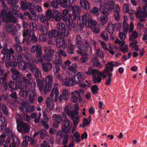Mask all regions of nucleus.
I'll list each match as a JSON object with an SVG mask.
<instances>
[{"mask_svg": "<svg viewBox=\"0 0 147 147\" xmlns=\"http://www.w3.org/2000/svg\"><path fill=\"white\" fill-rule=\"evenodd\" d=\"M134 29V25L132 22H131L130 27H129L128 24L126 23V21L123 22V30L124 32H132Z\"/></svg>", "mask_w": 147, "mask_h": 147, "instance_id": "25", "label": "nucleus"}, {"mask_svg": "<svg viewBox=\"0 0 147 147\" xmlns=\"http://www.w3.org/2000/svg\"><path fill=\"white\" fill-rule=\"evenodd\" d=\"M87 51H86V52ZM86 52V51H84L80 50H78L77 51V53L82 56V57L80 59V61L82 63H86L89 59V55L86 54L85 53Z\"/></svg>", "mask_w": 147, "mask_h": 147, "instance_id": "21", "label": "nucleus"}, {"mask_svg": "<svg viewBox=\"0 0 147 147\" xmlns=\"http://www.w3.org/2000/svg\"><path fill=\"white\" fill-rule=\"evenodd\" d=\"M37 85V86L38 87L39 90L41 92H44L45 94H47L48 92L49 91H45V85H44V80L43 79L41 80L39 79H38L36 80Z\"/></svg>", "mask_w": 147, "mask_h": 147, "instance_id": "19", "label": "nucleus"}, {"mask_svg": "<svg viewBox=\"0 0 147 147\" xmlns=\"http://www.w3.org/2000/svg\"><path fill=\"white\" fill-rule=\"evenodd\" d=\"M6 125L5 123V117L2 116L1 112H0V130L4 131L5 133L8 132L9 130L8 128L6 129Z\"/></svg>", "mask_w": 147, "mask_h": 147, "instance_id": "15", "label": "nucleus"}, {"mask_svg": "<svg viewBox=\"0 0 147 147\" xmlns=\"http://www.w3.org/2000/svg\"><path fill=\"white\" fill-rule=\"evenodd\" d=\"M28 85L30 86L31 88L32 89L31 90V91L32 90L36 89L35 88L36 86V83L34 80H33L31 82L30 81L29 83H26L24 88L26 87V86L27 85Z\"/></svg>", "mask_w": 147, "mask_h": 147, "instance_id": "51", "label": "nucleus"}, {"mask_svg": "<svg viewBox=\"0 0 147 147\" xmlns=\"http://www.w3.org/2000/svg\"><path fill=\"white\" fill-rule=\"evenodd\" d=\"M76 83L77 81L75 80L74 78H71L69 77H67L63 80V84L67 86H73Z\"/></svg>", "mask_w": 147, "mask_h": 147, "instance_id": "24", "label": "nucleus"}, {"mask_svg": "<svg viewBox=\"0 0 147 147\" xmlns=\"http://www.w3.org/2000/svg\"><path fill=\"white\" fill-rule=\"evenodd\" d=\"M18 66L19 68L22 71L25 70L27 67V64L25 61H21L18 63Z\"/></svg>", "mask_w": 147, "mask_h": 147, "instance_id": "41", "label": "nucleus"}, {"mask_svg": "<svg viewBox=\"0 0 147 147\" xmlns=\"http://www.w3.org/2000/svg\"><path fill=\"white\" fill-rule=\"evenodd\" d=\"M14 48L15 49L16 52L20 53L22 51V47L19 45L16 44L14 45Z\"/></svg>", "mask_w": 147, "mask_h": 147, "instance_id": "60", "label": "nucleus"}, {"mask_svg": "<svg viewBox=\"0 0 147 147\" xmlns=\"http://www.w3.org/2000/svg\"><path fill=\"white\" fill-rule=\"evenodd\" d=\"M9 88L12 90L17 89L19 87L16 83L13 81L10 82L9 83Z\"/></svg>", "mask_w": 147, "mask_h": 147, "instance_id": "43", "label": "nucleus"}, {"mask_svg": "<svg viewBox=\"0 0 147 147\" xmlns=\"http://www.w3.org/2000/svg\"><path fill=\"white\" fill-rule=\"evenodd\" d=\"M64 110L68 116L71 117V119H74V117L73 116L72 111H69V106H66L64 108Z\"/></svg>", "mask_w": 147, "mask_h": 147, "instance_id": "40", "label": "nucleus"}, {"mask_svg": "<svg viewBox=\"0 0 147 147\" xmlns=\"http://www.w3.org/2000/svg\"><path fill=\"white\" fill-rule=\"evenodd\" d=\"M98 88L97 85H94L92 86L91 90L93 94H96L98 92Z\"/></svg>", "mask_w": 147, "mask_h": 147, "instance_id": "64", "label": "nucleus"}, {"mask_svg": "<svg viewBox=\"0 0 147 147\" xmlns=\"http://www.w3.org/2000/svg\"><path fill=\"white\" fill-rule=\"evenodd\" d=\"M28 2L22 1L21 5V8L23 10L28 9Z\"/></svg>", "mask_w": 147, "mask_h": 147, "instance_id": "52", "label": "nucleus"}, {"mask_svg": "<svg viewBox=\"0 0 147 147\" xmlns=\"http://www.w3.org/2000/svg\"><path fill=\"white\" fill-rule=\"evenodd\" d=\"M92 62L94 66L98 67L100 69H101L103 66L101 63L98 61L97 57L95 56L93 58Z\"/></svg>", "mask_w": 147, "mask_h": 147, "instance_id": "37", "label": "nucleus"}, {"mask_svg": "<svg viewBox=\"0 0 147 147\" xmlns=\"http://www.w3.org/2000/svg\"><path fill=\"white\" fill-rule=\"evenodd\" d=\"M31 14L28 17V19L30 20L37 21L38 20V16L36 14L34 11L30 12Z\"/></svg>", "mask_w": 147, "mask_h": 147, "instance_id": "42", "label": "nucleus"}, {"mask_svg": "<svg viewBox=\"0 0 147 147\" xmlns=\"http://www.w3.org/2000/svg\"><path fill=\"white\" fill-rule=\"evenodd\" d=\"M86 73L88 75H92L93 81L95 84L101 82V77H103L104 78L106 77V76L103 74L104 73L106 74V71L104 70L102 72H100L98 70L93 69L91 67L88 69V71L86 72Z\"/></svg>", "mask_w": 147, "mask_h": 147, "instance_id": "5", "label": "nucleus"}, {"mask_svg": "<svg viewBox=\"0 0 147 147\" xmlns=\"http://www.w3.org/2000/svg\"><path fill=\"white\" fill-rule=\"evenodd\" d=\"M30 90L25 91L24 90H21L19 93L20 96L23 97H26L27 96L28 93L29 92Z\"/></svg>", "mask_w": 147, "mask_h": 147, "instance_id": "59", "label": "nucleus"}, {"mask_svg": "<svg viewBox=\"0 0 147 147\" xmlns=\"http://www.w3.org/2000/svg\"><path fill=\"white\" fill-rule=\"evenodd\" d=\"M113 63L112 62H110L108 63L106 65L105 69H104L106 71V73L108 72L112 71L113 70Z\"/></svg>", "mask_w": 147, "mask_h": 147, "instance_id": "36", "label": "nucleus"}, {"mask_svg": "<svg viewBox=\"0 0 147 147\" xmlns=\"http://www.w3.org/2000/svg\"><path fill=\"white\" fill-rule=\"evenodd\" d=\"M48 27L43 25L40 26L38 30L42 33H47L48 31ZM49 27H48V28Z\"/></svg>", "mask_w": 147, "mask_h": 147, "instance_id": "46", "label": "nucleus"}, {"mask_svg": "<svg viewBox=\"0 0 147 147\" xmlns=\"http://www.w3.org/2000/svg\"><path fill=\"white\" fill-rule=\"evenodd\" d=\"M73 120V122L74 125L77 126L80 121V116L78 115H75V119Z\"/></svg>", "mask_w": 147, "mask_h": 147, "instance_id": "58", "label": "nucleus"}, {"mask_svg": "<svg viewBox=\"0 0 147 147\" xmlns=\"http://www.w3.org/2000/svg\"><path fill=\"white\" fill-rule=\"evenodd\" d=\"M68 98V91L67 89H64L63 91L62 94L61 95L59 101L61 102L63 99L67 100Z\"/></svg>", "mask_w": 147, "mask_h": 147, "instance_id": "32", "label": "nucleus"}, {"mask_svg": "<svg viewBox=\"0 0 147 147\" xmlns=\"http://www.w3.org/2000/svg\"><path fill=\"white\" fill-rule=\"evenodd\" d=\"M28 64L29 65L28 67L29 69L31 71L35 77L36 78H38L39 77L41 78L42 74L40 71L39 70L34 64H30V63Z\"/></svg>", "mask_w": 147, "mask_h": 147, "instance_id": "11", "label": "nucleus"}, {"mask_svg": "<svg viewBox=\"0 0 147 147\" xmlns=\"http://www.w3.org/2000/svg\"><path fill=\"white\" fill-rule=\"evenodd\" d=\"M57 27L59 30L63 31V30L65 29V24L62 22H59L57 24Z\"/></svg>", "mask_w": 147, "mask_h": 147, "instance_id": "49", "label": "nucleus"}, {"mask_svg": "<svg viewBox=\"0 0 147 147\" xmlns=\"http://www.w3.org/2000/svg\"><path fill=\"white\" fill-rule=\"evenodd\" d=\"M74 110L72 111L73 114V116L75 117V115H78V111L79 110L78 105V104H76L74 106Z\"/></svg>", "mask_w": 147, "mask_h": 147, "instance_id": "53", "label": "nucleus"}, {"mask_svg": "<svg viewBox=\"0 0 147 147\" xmlns=\"http://www.w3.org/2000/svg\"><path fill=\"white\" fill-rule=\"evenodd\" d=\"M47 33H42L39 36V40L45 42L47 39Z\"/></svg>", "mask_w": 147, "mask_h": 147, "instance_id": "54", "label": "nucleus"}, {"mask_svg": "<svg viewBox=\"0 0 147 147\" xmlns=\"http://www.w3.org/2000/svg\"><path fill=\"white\" fill-rule=\"evenodd\" d=\"M71 94L72 96L71 97V101L72 102L76 103L78 100L80 101H82V98L78 90H75L74 92H72Z\"/></svg>", "mask_w": 147, "mask_h": 147, "instance_id": "20", "label": "nucleus"}, {"mask_svg": "<svg viewBox=\"0 0 147 147\" xmlns=\"http://www.w3.org/2000/svg\"><path fill=\"white\" fill-rule=\"evenodd\" d=\"M105 5H100V11L101 15L99 19L102 25L105 24L108 20V16L110 15V12L114 9L115 3L113 0H105Z\"/></svg>", "mask_w": 147, "mask_h": 147, "instance_id": "2", "label": "nucleus"}, {"mask_svg": "<svg viewBox=\"0 0 147 147\" xmlns=\"http://www.w3.org/2000/svg\"><path fill=\"white\" fill-rule=\"evenodd\" d=\"M8 4L11 7L16 5L18 0H6Z\"/></svg>", "mask_w": 147, "mask_h": 147, "instance_id": "56", "label": "nucleus"}, {"mask_svg": "<svg viewBox=\"0 0 147 147\" xmlns=\"http://www.w3.org/2000/svg\"><path fill=\"white\" fill-rule=\"evenodd\" d=\"M84 24L86 27L93 28L96 25L97 22L92 20V16L88 13L85 14L80 17L77 21V25L79 29L82 30L84 26Z\"/></svg>", "mask_w": 147, "mask_h": 147, "instance_id": "3", "label": "nucleus"}, {"mask_svg": "<svg viewBox=\"0 0 147 147\" xmlns=\"http://www.w3.org/2000/svg\"><path fill=\"white\" fill-rule=\"evenodd\" d=\"M1 53L4 55V57H6L7 59L11 61H8L5 62L6 67L9 66L15 67L17 65V62L20 63L23 61L24 57L26 61L30 62H32L33 57L31 54L26 53L25 54H20L17 57V61L13 55L14 51L12 48H11L8 50L6 46H4L1 50Z\"/></svg>", "mask_w": 147, "mask_h": 147, "instance_id": "1", "label": "nucleus"}, {"mask_svg": "<svg viewBox=\"0 0 147 147\" xmlns=\"http://www.w3.org/2000/svg\"><path fill=\"white\" fill-rule=\"evenodd\" d=\"M46 82L45 91H50L53 82V76L50 75H48L45 78Z\"/></svg>", "mask_w": 147, "mask_h": 147, "instance_id": "13", "label": "nucleus"}, {"mask_svg": "<svg viewBox=\"0 0 147 147\" xmlns=\"http://www.w3.org/2000/svg\"><path fill=\"white\" fill-rule=\"evenodd\" d=\"M76 76L77 77L78 80L76 83L78 84L81 83L84 78L83 74L80 72H78Z\"/></svg>", "mask_w": 147, "mask_h": 147, "instance_id": "44", "label": "nucleus"}, {"mask_svg": "<svg viewBox=\"0 0 147 147\" xmlns=\"http://www.w3.org/2000/svg\"><path fill=\"white\" fill-rule=\"evenodd\" d=\"M72 9L74 19L76 20V17L78 15L80 12V6H75L73 7Z\"/></svg>", "mask_w": 147, "mask_h": 147, "instance_id": "31", "label": "nucleus"}, {"mask_svg": "<svg viewBox=\"0 0 147 147\" xmlns=\"http://www.w3.org/2000/svg\"><path fill=\"white\" fill-rule=\"evenodd\" d=\"M23 36H28L27 38V40L30 41L34 43H36L37 41V37L34 32L31 31L30 30H27L23 32Z\"/></svg>", "mask_w": 147, "mask_h": 147, "instance_id": "10", "label": "nucleus"}, {"mask_svg": "<svg viewBox=\"0 0 147 147\" xmlns=\"http://www.w3.org/2000/svg\"><path fill=\"white\" fill-rule=\"evenodd\" d=\"M31 93L29 96L28 100L30 103H34L35 100L36 99L37 95L36 94V89L32 90Z\"/></svg>", "mask_w": 147, "mask_h": 147, "instance_id": "27", "label": "nucleus"}, {"mask_svg": "<svg viewBox=\"0 0 147 147\" xmlns=\"http://www.w3.org/2000/svg\"><path fill=\"white\" fill-rule=\"evenodd\" d=\"M54 11H52L50 10H47L46 13V16L49 19H50L53 18L54 17L53 13Z\"/></svg>", "mask_w": 147, "mask_h": 147, "instance_id": "47", "label": "nucleus"}, {"mask_svg": "<svg viewBox=\"0 0 147 147\" xmlns=\"http://www.w3.org/2000/svg\"><path fill=\"white\" fill-rule=\"evenodd\" d=\"M47 132L44 129H42L39 131V134L40 135V138L43 139L45 138L47 134Z\"/></svg>", "mask_w": 147, "mask_h": 147, "instance_id": "57", "label": "nucleus"}, {"mask_svg": "<svg viewBox=\"0 0 147 147\" xmlns=\"http://www.w3.org/2000/svg\"><path fill=\"white\" fill-rule=\"evenodd\" d=\"M60 4L64 8L67 7L68 3L67 0H57L56 1H53L50 3L51 7L57 9L58 7V5Z\"/></svg>", "mask_w": 147, "mask_h": 147, "instance_id": "12", "label": "nucleus"}, {"mask_svg": "<svg viewBox=\"0 0 147 147\" xmlns=\"http://www.w3.org/2000/svg\"><path fill=\"white\" fill-rule=\"evenodd\" d=\"M57 46L58 48L65 49L67 47V41L64 38L59 37L56 40Z\"/></svg>", "mask_w": 147, "mask_h": 147, "instance_id": "18", "label": "nucleus"}, {"mask_svg": "<svg viewBox=\"0 0 147 147\" xmlns=\"http://www.w3.org/2000/svg\"><path fill=\"white\" fill-rule=\"evenodd\" d=\"M38 16L40 22L42 23H46L47 26L49 27V24L48 22L49 19L47 16L43 14H39Z\"/></svg>", "mask_w": 147, "mask_h": 147, "instance_id": "34", "label": "nucleus"}, {"mask_svg": "<svg viewBox=\"0 0 147 147\" xmlns=\"http://www.w3.org/2000/svg\"><path fill=\"white\" fill-rule=\"evenodd\" d=\"M72 15L71 14H69L68 17L63 18V20L64 21L67 26L70 28H74L75 26V24L71 19Z\"/></svg>", "mask_w": 147, "mask_h": 147, "instance_id": "17", "label": "nucleus"}, {"mask_svg": "<svg viewBox=\"0 0 147 147\" xmlns=\"http://www.w3.org/2000/svg\"><path fill=\"white\" fill-rule=\"evenodd\" d=\"M43 51L45 54L49 56H52L53 55L55 51L52 49L51 47L45 46L44 47Z\"/></svg>", "mask_w": 147, "mask_h": 147, "instance_id": "30", "label": "nucleus"}, {"mask_svg": "<svg viewBox=\"0 0 147 147\" xmlns=\"http://www.w3.org/2000/svg\"><path fill=\"white\" fill-rule=\"evenodd\" d=\"M77 45L76 47L79 49V50H82L84 51H92V49L89 47H84V43L82 41L81 37L80 35H77L76 37Z\"/></svg>", "mask_w": 147, "mask_h": 147, "instance_id": "9", "label": "nucleus"}, {"mask_svg": "<svg viewBox=\"0 0 147 147\" xmlns=\"http://www.w3.org/2000/svg\"><path fill=\"white\" fill-rule=\"evenodd\" d=\"M29 27L30 29V30L32 31H35L37 29L36 25L35 22H31L29 24Z\"/></svg>", "mask_w": 147, "mask_h": 147, "instance_id": "55", "label": "nucleus"}, {"mask_svg": "<svg viewBox=\"0 0 147 147\" xmlns=\"http://www.w3.org/2000/svg\"><path fill=\"white\" fill-rule=\"evenodd\" d=\"M52 118L54 121L53 126L54 127H58L60 123L63 120L62 117L58 114H54L53 115Z\"/></svg>", "mask_w": 147, "mask_h": 147, "instance_id": "16", "label": "nucleus"}, {"mask_svg": "<svg viewBox=\"0 0 147 147\" xmlns=\"http://www.w3.org/2000/svg\"><path fill=\"white\" fill-rule=\"evenodd\" d=\"M16 118L17 125V128L18 131L22 134L28 133L30 131V126L24 123L21 119L20 115L17 114Z\"/></svg>", "mask_w": 147, "mask_h": 147, "instance_id": "7", "label": "nucleus"}, {"mask_svg": "<svg viewBox=\"0 0 147 147\" xmlns=\"http://www.w3.org/2000/svg\"><path fill=\"white\" fill-rule=\"evenodd\" d=\"M143 9L142 11L140 8H138L136 14L137 18H141L147 17V4L143 6Z\"/></svg>", "mask_w": 147, "mask_h": 147, "instance_id": "14", "label": "nucleus"}, {"mask_svg": "<svg viewBox=\"0 0 147 147\" xmlns=\"http://www.w3.org/2000/svg\"><path fill=\"white\" fill-rule=\"evenodd\" d=\"M69 46L67 49V52L69 54H74V46L73 44L69 43Z\"/></svg>", "mask_w": 147, "mask_h": 147, "instance_id": "50", "label": "nucleus"}, {"mask_svg": "<svg viewBox=\"0 0 147 147\" xmlns=\"http://www.w3.org/2000/svg\"><path fill=\"white\" fill-rule=\"evenodd\" d=\"M2 7L4 9L1 11L2 15L4 19V21L6 22L8 20H10L14 22H16V19L14 16L10 15V9L7 7V5L5 2L4 0H0Z\"/></svg>", "mask_w": 147, "mask_h": 147, "instance_id": "6", "label": "nucleus"}, {"mask_svg": "<svg viewBox=\"0 0 147 147\" xmlns=\"http://www.w3.org/2000/svg\"><path fill=\"white\" fill-rule=\"evenodd\" d=\"M48 35V37L50 38H57L59 35V32L58 30L53 29L49 32Z\"/></svg>", "mask_w": 147, "mask_h": 147, "instance_id": "29", "label": "nucleus"}, {"mask_svg": "<svg viewBox=\"0 0 147 147\" xmlns=\"http://www.w3.org/2000/svg\"><path fill=\"white\" fill-rule=\"evenodd\" d=\"M72 127V124L70 121L67 119L65 120L62 123V126L61 127V131H59L57 134L62 137L63 132L67 134L70 132L71 128Z\"/></svg>", "mask_w": 147, "mask_h": 147, "instance_id": "8", "label": "nucleus"}, {"mask_svg": "<svg viewBox=\"0 0 147 147\" xmlns=\"http://www.w3.org/2000/svg\"><path fill=\"white\" fill-rule=\"evenodd\" d=\"M30 51L32 53H36V55H40L42 53V47L40 45L36 44L32 47L30 49Z\"/></svg>", "mask_w": 147, "mask_h": 147, "instance_id": "23", "label": "nucleus"}, {"mask_svg": "<svg viewBox=\"0 0 147 147\" xmlns=\"http://www.w3.org/2000/svg\"><path fill=\"white\" fill-rule=\"evenodd\" d=\"M52 99L48 98L46 100L47 107H49L50 109H52L54 107V104L53 102Z\"/></svg>", "mask_w": 147, "mask_h": 147, "instance_id": "45", "label": "nucleus"}, {"mask_svg": "<svg viewBox=\"0 0 147 147\" xmlns=\"http://www.w3.org/2000/svg\"><path fill=\"white\" fill-rule=\"evenodd\" d=\"M62 62V60L60 57H56L55 59L53 61L54 64L56 65H61Z\"/></svg>", "mask_w": 147, "mask_h": 147, "instance_id": "48", "label": "nucleus"}, {"mask_svg": "<svg viewBox=\"0 0 147 147\" xmlns=\"http://www.w3.org/2000/svg\"><path fill=\"white\" fill-rule=\"evenodd\" d=\"M69 138V136L68 134H66L63 137V140L62 142V144L63 145H66L68 142Z\"/></svg>", "mask_w": 147, "mask_h": 147, "instance_id": "61", "label": "nucleus"}, {"mask_svg": "<svg viewBox=\"0 0 147 147\" xmlns=\"http://www.w3.org/2000/svg\"><path fill=\"white\" fill-rule=\"evenodd\" d=\"M28 9L30 12H32L34 10V8L35 7V5L34 4L32 3L29 2V5L28 6Z\"/></svg>", "mask_w": 147, "mask_h": 147, "instance_id": "63", "label": "nucleus"}, {"mask_svg": "<svg viewBox=\"0 0 147 147\" xmlns=\"http://www.w3.org/2000/svg\"><path fill=\"white\" fill-rule=\"evenodd\" d=\"M10 71L12 73L11 77L13 80L16 81L18 84L19 88L20 89H24L26 83H29L30 81L25 77H21L19 72L14 69L11 68Z\"/></svg>", "mask_w": 147, "mask_h": 147, "instance_id": "4", "label": "nucleus"}, {"mask_svg": "<svg viewBox=\"0 0 147 147\" xmlns=\"http://www.w3.org/2000/svg\"><path fill=\"white\" fill-rule=\"evenodd\" d=\"M120 12L117 11H115L114 13V16L115 20L118 21L119 20L120 18V16L119 15Z\"/></svg>", "mask_w": 147, "mask_h": 147, "instance_id": "62", "label": "nucleus"}, {"mask_svg": "<svg viewBox=\"0 0 147 147\" xmlns=\"http://www.w3.org/2000/svg\"><path fill=\"white\" fill-rule=\"evenodd\" d=\"M11 8V11H10L11 15L13 16V15H16L17 12L20 10V8L19 6L16 5L13 6Z\"/></svg>", "mask_w": 147, "mask_h": 147, "instance_id": "38", "label": "nucleus"}, {"mask_svg": "<svg viewBox=\"0 0 147 147\" xmlns=\"http://www.w3.org/2000/svg\"><path fill=\"white\" fill-rule=\"evenodd\" d=\"M42 66L43 70L46 72L51 70L53 67L52 64L50 63H42Z\"/></svg>", "mask_w": 147, "mask_h": 147, "instance_id": "28", "label": "nucleus"}, {"mask_svg": "<svg viewBox=\"0 0 147 147\" xmlns=\"http://www.w3.org/2000/svg\"><path fill=\"white\" fill-rule=\"evenodd\" d=\"M3 21L6 23L5 28V30L8 32H11L13 35H15V32L13 30V25L12 24H11L10 22L16 23L17 22H14L10 20H8L7 22H5L4 21V19H3Z\"/></svg>", "mask_w": 147, "mask_h": 147, "instance_id": "22", "label": "nucleus"}, {"mask_svg": "<svg viewBox=\"0 0 147 147\" xmlns=\"http://www.w3.org/2000/svg\"><path fill=\"white\" fill-rule=\"evenodd\" d=\"M106 30L111 34H113L115 31V25L111 22H109Z\"/></svg>", "mask_w": 147, "mask_h": 147, "instance_id": "33", "label": "nucleus"}, {"mask_svg": "<svg viewBox=\"0 0 147 147\" xmlns=\"http://www.w3.org/2000/svg\"><path fill=\"white\" fill-rule=\"evenodd\" d=\"M80 3L81 7L86 10L89 9V4L86 0H80Z\"/></svg>", "mask_w": 147, "mask_h": 147, "instance_id": "35", "label": "nucleus"}, {"mask_svg": "<svg viewBox=\"0 0 147 147\" xmlns=\"http://www.w3.org/2000/svg\"><path fill=\"white\" fill-rule=\"evenodd\" d=\"M59 92L57 88H53L52 89L51 94V97L52 98H55V102H57L58 100Z\"/></svg>", "mask_w": 147, "mask_h": 147, "instance_id": "26", "label": "nucleus"}, {"mask_svg": "<svg viewBox=\"0 0 147 147\" xmlns=\"http://www.w3.org/2000/svg\"><path fill=\"white\" fill-rule=\"evenodd\" d=\"M53 16V18H54L55 21H59L61 20V14L57 10H54Z\"/></svg>", "mask_w": 147, "mask_h": 147, "instance_id": "39", "label": "nucleus"}]
</instances>
